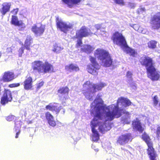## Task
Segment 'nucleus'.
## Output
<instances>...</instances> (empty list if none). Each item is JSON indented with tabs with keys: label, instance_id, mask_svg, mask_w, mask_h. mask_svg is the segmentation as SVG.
<instances>
[{
	"label": "nucleus",
	"instance_id": "11",
	"mask_svg": "<svg viewBox=\"0 0 160 160\" xmlns=\"http://www.w3.org/2000/svg\"><path fill=\"white\" fill-rule=\"evenodd\" d=\"M92 33L89 29L84 26L82 27L77 32L76 37L77 38H82L83 37L91 35Z\"/></svg>",
	"mask_w": 160,
	"mask_h": 160
},
{
	"label": "nucleus",
	"instance_id": "47",
	"mask_svg": "<svg viewBox=\"0 0 160 160\" xmlns=\"http://www.w3.org/2000/svg\"><path fill=\"white\" fill-rule=\"evenodd\" d=\"M82 42L81 40L80 39L77 41V43L76 45V47L78 48L80 47L81 45L82 44Z\"/></svg>",
	"mask_w": 160,
	"mask_h": 160
},
{
	"label": "nucleus",
	"instance_id": "48",
	"mask_svg": "<svg viewBox=\"0 0 160 160\" xmlns=\"http://www.w3.org/2000/svg\"><path fill=\"white\" fill-rule=\"evenodd\" d=\"M145 11V9L144 8L141 7L138 9V12L139 13H142Z\"/></svg>",
	"mask_w": 160,
	"mask_h": 160
},
{
	"label": "nucleus",
	"instance_id": "8",
	"mask_svg": "<svg viewBox=\"0 0 160 160\" xmlns=\"http://www.w3.org/2000/svg\"><path fill=\"white\" fill-rule=\"evenodd\" d=\"M132 134L130 133L122 134L118 137L117 143L120 145H124L129 142H132Z\"/></svg>",
	"mask_w": 160,
	"mask_h": 160
},
{
	"label": "nucleus",
	"instance_id": "2",
	"mask_svg": "<svg viewBox=\"0 0 160 160\" xmlns=\"http://www.w3.org/2000/svg\"><path fill=\"white\" fill-rule=\"evenodd\" d=\"M92 111L91 114L95 113V118L105 122L111 121L115 118H118L122 115V111Z\"/></svg>",
	"mask_w": 160,
	"mask_h": 160
},
{
	"label": "nucleus",
	"instance_id": "30",
	"mask_svg": "<svg viewBox=\"0 0 160 160\" xmlns=\"http://www.w3.org/2000/svg\"><path fill=\"white\" fill-rule=\"evenodd\" d=\"M32 39L30 35H28L24 43L25 47L28 50H30V46L31 43V41Z\"/></svg>",
	"mask_w": 160,
	"mask_h": 160
},
{
	"label": "nucleus",
	"instance_id": "1",
	"mask_svg": "<svg viewBox=\"0 0 160 160\" xmlns=\"http://www.w3.org/2000/svg\"><path fill=\"white\" fill-rule=\"evenodd\" d=\"M106 86L105 83L102 82L95 84L91 83L89 81H87L83 85L82 92L86 98L90 100H92L94 93L97 91L101 90Z\"/></svg>",
	"mask_w": 160,
	"mask_h": 160
},
{
	"label": "nucleus",
	"instance_id": "3",
	"mask_svg": "<svg viewBox=\"0 0 160 160\" xmlns=\"http://www.w3.org/2000/svg\"><path fill=\"white\" fill-rule=\"evenodd\" d=\"M102 95L101 93L98 94L95 99L91 105V110H118L117 105L112 104L107 106L100 98Z\"/></svg>",
	"mask_w": 160,
	"mask_h": 160
},
{
	"label": "nucleus",
	"instance_id": "16",
	"mask_svg": "<svg viewBox=\"0 0 160 160\" xmlns=\"http://www.w3.org/2000/svg\"><path fill=\"white\" fill-rule=\"evenodd\" d=\"M98 123L95 122L94 121L91 122V127L92 131V140L94 142H97L99 139V135L97 131L95 129V128L97 126Z\"/></svg>",
	"mask_w": 160,
	"mask_h": 160
},
{
	"label": "nucleus",
	"instance_id": "10",
	"mask_svg": "<svg viewBox=\"0 0 160 160\" xmlns=\"http://www.w3.org/2000/svg\"><path fill=\"white\" fill-rule=\"evenodd\" d=\"M132 127L134 131L138 132L139 133H143L145 129L138 118L132 121Z\"/></svg>",
	"mask_w": 160,
	"mask_h": 160
},
{
	"label": "nucleus",
	"instance_id": "57",
	"mask_svg": "<svg viewBox=\"0 0 160 160\" xmlns=\"http://www.w3.org/2000/svg\"><path fill=\"white\" fill-rule=\"evenodd\" d=\"M159 58H160V55H159Z\"/></svg>",
	"mask_w": 160,
	"mask_h": 160
},
{
	"label": "nucleus",
	"instance_id": "26",
	"mask_svg": "<svg viewBox=\"0 0 160 160\" xmlns=\"http://www.w3.org/2000/svg\"><path fill=\"white\" fill-rule=\"evenodd\" d=\"M32 79L31 77H29L26 78L24 82V88L26 90H29L32 87Z\"/></svg>",
	"mask_w": 160,
	"mask_h": 160
},
{
	"label": "nucleus",
	"instance_id": "20",
	"mask_svg": "<svg viewBox=\"0 0 160 160\" xmlns=\"http://www.w3.org/2000/svg\"><path fill=\"white\" fill-rule=\"evenodd\" d=\"M117 102L118 105L121 106L122 108L128 107L131 104V102L128 99L122 97L118 98Z\"/></svg>",
	"mask_w": 160,
	"mask_h": 160
},
{
	"label": "nucleus",
	"instance_id": "27",
	"mask_svg": "<svg viewBox=\"0 0 160 160\" xmlns=\"http://www.w3.org/2000/svg\"><path fill=\"white\" fill-rule=\"evenodd\" d=\"M93 47L88 45H84L81 46V50L87 53H89L93 50Z\"/></svg>",
	"mask_w": 160,
	"mask_h": 160
},
{
	"label": "nucleus",
	"instance_id": "5",
	"mask_svg": "<svg viewBox=\"0 0 160 160\" xmlns=\"http://www.w3.org/2000/svg\"><path fill=\"white\" fill-rule=\"evenodd\" d=\"M95 56L101 61L103 65L106 67L110 66L112 60L108 52L102 49L99 48L95 51Z\"/></svg>",
	"mask_w": 160,
	"mask_h": 160
},
{
	"label": "nucleus",
	"instance_id": "7",
	"mask_svg": "<svg viewBox=\"0 0 160 160\" xmlns=\"http://www.w3.org/2000/svg\"><path fill=\"white\" fill-rule=\"evenodd\" d=\"M56 22L58 28L65 33H67L73 27L72 24L70 23L67 24L58 18H57Z\"/></svg>",
	"mask_w": 160,
	"mask_h": 160
},
{
	"label": "nucleus",
	"instance_id": "32",
	"mask_svg": "<svg viewBox=\"0 0 160 160\" xmlns=\"http://www.w3.org/2000/svg\"><path fill=\"white\" fill-rule=\"evenodd\" d=\"M157 42L155 41L152 40L149 42L148 43V47L149 48L154 49L156 48Z\"/></svg>",
	"mask_w": 160,
	"mask_h": 160
},
{
	"label": "nucleus",
	"instance_id": "28",
	"mask_svg": "<svg viewBox=\"0 0 160 160\" xmlns=\"http://www.w3.org/2000/svg\"><path fill=\"white\" fill-rule=\"evenodd\" d=\"M66 70L71 71H78L79 70V68L78 66L75 64H71L69 65H67L65 67Z\"/></svg>",
	"mask_w": 160,
	"mask_h": 160
},
{
	"label": "nucleus",
	"instance_id": "24",
	"mask_svg": "<svg viewBox=\"0 0 160 160\" xmlns=\"http://www.w3.org/2000/svg\"><path fill=\"white\" fill-rule=\"evenodd\" d=\"M46 108L49 110H60L62 109L59 104L55 103H49L46 107Z\"/></svg>",
	"mask_w": 160,
	"mask_h": 160
},
{
	"label": "nucleus",
	"instance_id": "15",
	"mask_svg": "<svg viewBox=\"0 0 160 160\" xmlns=\"http://www.w3.org/2000/svg\"><path fill=\"white\" fill-rule=\"evenodd\" d=\"M148 76L153 81L158 80L160 77V72L157 71L154 67L148 69Z\"/></svg>",
	"mask_w": 160,
	"mask_h": 160
},
{
	"label": "nucleus",
	"instance_id": "40",
	"mask_svg": "<svg viewBox=\"0 0 160 160\" xmlns=\"http://www.w3.org/2000/svg\"><path fill=\"white\" fill-rule=\"evenodd\" d=\"M15 128L16 127H17V124H16V122H15ZM21 127V125H19L18 126V127H17L19 129ZM21 132V131L20 130V129H19L18 131L16 133V135L15 136V138H18V135L20 134Z\"/></svg>",
	"mask_w": 160,
	"mask_h": 160
},
{
	"label": "nucleus",
	"instance_id": "4",
	"mask_svg": "<svg viewBox=\"0 0 160 160\" xmlns=\"http://www.w3.org/2000/svg\"><path fill=\"white\" fill-rule=\"evenodd\" d=\"M32 67L33 70L39 73H45L53 71V67L48 62H43L40 61H35L32 63Z\"/></svg>",
	"mask_w": 160,
	"mask_h": 160
},
{
	"label": "nucleus",
	"instance_id": "33",
	"mask_svg": "<svg viewBox=\"0 0 160 160\" xmlns=\"http://www.w3.org/2000/svg\"><path fill=\"white\" fill-rule=\"evenodd\" d=\"M126 48L127 49L128 52L130 55L133 57H136L137 55V53L134 50L129 48L128 46L127 48Z\"/></svg>",
	"mask_w": 160,
	"mask_h": 160
},
{
	"label": "nucleus",
	"instance_id": "39",
	"mask_svg": "<svg viewBox=\"0 0 160 160\" xmlns=\"http://www.w3.org/2000/svg\"><path fill=\"white\" fill-rule=\"evenodd\" d=\"M48 123L52 127H54L56 125V123L53 120V119H52L48 121Z\"/></svg>",
	"mask_w": 160,
	"mask_h": 160
},
{
	"label": "nucleus",
	"instance_id": "53",
	"mask_svg": "<svg viewBox=\"0 0 160 160\" xmlns=\"http://www.w3.org/2000/svg\"><path fill=\"white\" fill-rule=\"evenodd\" d=\"M131 86H132V88L134 89H136V84L134 83H133V82H132V84L131 85Z\"/></svg>",
	"mask_w": 160,
	"mask_h": 160
},
{
	"label": "nucleus",
	"instance_id": "25",
	"mask_svg": "<svg viewBox=\"0 0 160 160\" xmlns=\"http://www.w3.org/2000/svg\"><path fill=\"white\" fill-rule=\"evenodd\" d=\"M11 5L10 3L4 2L2 4V7L0 9V12L2 15H4L9 11Z\"/></svg>",
	"mask_w": 160,
	"mask_h": 160
},
{
	"label": "nucleus",
	"instance_id": "6",
	"mask_svg": "<svg viewBox=\"0 0 160 160\" xmlns=\"http://www.w3.org/2000/svg\"><path fill=\"white\" fill-rule=\"evenodd\" d=\"M113 40L114 43L120 46L122 48L127 47L125 38L120 33L116 32L113 35Z\"/></svg>",
	"mask_w": 160,
	"mask_h": 160
},
{
	"label": "nucleus",
	"instance_id": "37",
	"mask_svg": "<svg viewBox=\"0 0 160 160\" xmlns=\"http://www.w3.org/2000/svg\"><path fill=\"white\" fill-rule=\"evenodd\" d=\"M127 78H128V81L130 82L132 81V73L129 71H128L127 74Z\"/></svg>",
	"mask_w": 160,
	"mask_h": 160
},
{
	"label": "nucleus",
	"instance_id": "38",
	"mask_svg": "<svg viewBox=\"0 0 160 160\" xmlns=\"http://www.w3.org/2000/svg\"><path fill=\"white\" fill-rule=\"evenodd\" d=\"M15 116L12 115H9L8 116L6 117V119L8 121L10 122L12 121L14 119Z\"/></svg>",
	"mask_w": 160,
	"mask_h": 160
},
{
	"label": "nucleus",
	"instance_id": "54",
	"mask_svg": "<svg viewBox=\"0 0 160 160\" xmlns=\"http://www.w3.org/2000/svg\"><path fill=\"white\" fill-rule=\"evenodd\" d=\"M157 107H160V99L159 100V102H158V105Z\"/></svg>",
	"mask_w": 160,
	"mask_h": 160
},
{
	"label": "nucleus",
	"instance_id": "46",
	"mask_svg": "<svg viewBox=\"0 0 160 160\" xmlns=\"http://www.w3.org/2000/svg\"><path fill=\"white\" fill-rule=\"evenodd\" d=\"M122 121L123 122L124 124L130 123V122L129 121L127 118H123L122 119Z\"/></svg>",
	"mask_w": 160,
	"mask_h": 160
},
{
	"label": "nucleus",
	"instance_id": "45",
	"mask_svg": "<svg viewBox=\"0 0 160 160\" xmlns=\"http://www.w3.org/2000/svg\"><path fill=\"white\" fill-rule=\"evenodd\" d=\"M44 84V82L43 81H41L40 82L37 84V89H39Z\"/></svg>",
	"mask_w": 160,
	"mask_h": 160
},
{
	"label": "nucleus",
	"instance_id": "14",
	"mask_svg": "<svg viewBox=\"0 0 160 160\" xmlns=\"http://www.w3.org/2000/svg\"><path fill=\"white\" fill-rule=\"evenodd\" d=\"M31 29L35 35L40 36L44 32L45 27L40 23H38L32 26Z\"/></svg>",
	"mask_w": 160,
	"mask_h": 160
},
{
	"label": "nucleus",
	"instance_id": "9",
	"mask_svg": "<svg viewBox=\"0 0 160 160\" xmlns=\"http://www.w3.org/2000/svg\"><path fill=\"white\" fill-rule=\"evenodd\" d=\"M92 64L88 65L87 66L88 71L89 73L94 75H97L98 72L96 70L99 69L100 66L98 63L96 62L95 59L92 57H90Z\"/></svg>",
	"mask_w": 160,
	"mask_h": 160
},
{
	"label": "nucleus",
	"instance_id": "56",
	"mask_svg": "<svg viewBox=\"0 0 160 160\" xmlns=\"http://www.w3.org/2000/svg\"><path fill=\"white\" fill-rule=\"evenodd\" d=\"M91 29H92V30H93L92 29H93V28H91Z\"/></svg>",
	"mask_w": 160,
	"mask_h": 160
},
{
	"label": "nucleus",
	"instance_id": "18",
	"mask_svg": "<svg viewBox=\"0 0 160 160\" xmlns=\"http://www.w3.org/2000/svg\"><path fill=\"white\" fill-rule=\"evenodd\" d=\"M141 137L142 138L148 146L147 151L154 149L153 148V144L151 140L150 137L145 132H144L142 133Z\"/></svg>",
	"mask_w": 160,
	"mask_h": 160
},
{
	"label": "nucleus",
	"instance_id": "29",
	"mask_svg": "<svg viewBox=\"0 0 160 160\" xmlns=\"http://www.w3.org/2000/svg\"><path fill=\"white\" fill-rule=\"evenodd\" d=\"M147 153L148 156L149 160H157L156 158L157 154L154 149L147 151Z\"/></svg>",
	"mask_w": 160,
	"mask_h": 160
},
{
	"label": "nucleus",
	"instance_id": "31",
	"mask_svg": "<svg viewBox=\"0 0 160 160\" xmlns=\"http://www.w3.org/2000/svg\"><path fill=\"white\" fill-rule=\"evenodd\" d=\"M133 28L136 31H138V32L145 34L146 32V30L145 29H143L142 27H140L139 25L137 24H135L133 25Z\"/></svg>",
	"mask_w": 160,
	"mask_h": 160
},
{
	"label": "nucleus",
	"instance_id": "19",
	"mask_svg": "<svg viewBox=\"0 0 160 160\" xmlns=\"http://www.w3.org/2000/svg\"><path fill=\"white\" fill-rule=\"evenodd\" d=\"M12 99L11 91L8 90H5L4 93L1 99V102L2 105L5 104Z\"/></svg>",
	"mask_w": 160,
	"mask_h": 160
},
{
	"label": "nucleus",
	"instance_id": "34",
	"mask_svg": "<svg viewBox=\"0 0 160 160\" xmlns=\"http://www.w3.org/2000/svg\"><path fill=\"white\" fill-rule=\"evenodd\" d=\"M63 48V47L61 46L59 44H57L55 46L53 51L57 53H59Z\"/></svg>",
	"mask_w": 160,
	"mask_h": 160
},
{
	"label": "nucleus",
	"instance_id": "50",
	"mask_svg": "<svg viewBox=\"0 0 160 160\" xmlns=\"http://www.w3.org/2000/svg\"><path fill=\"white\" fill-rule=\"evenodd\" d=\"M128 7L131 8H133L135 7L136 5L134 3L129 2L128 3Z\"/></svg>",
	"mask_w": 160,
	"mask_h": 160
},
{
	"label": "nucleus",
	"instance_id": "35",
	"mask_svg": "<svg viewBox=\"0 0 160 160\" xmlns=\"http://www.w3.org/2000/svg\"><path fill=\"white\" fill-rule=\"evenodd\" d=\"M160 99V97L157 95L154 96L152 99L153 105L154 106H157L158 105V102Z\"/></svg>",
	"mask_w": 160,
	"mask_h": 160
},
{
	"label": "nucleus",
	"instance_id": "44",
	"mask_svg": "<svg viewBox=\"0 0 160 160\" xmlns=\"http://www.w3.org/2000/svg\"><path fill=\"white\" fill-rule=\"evenodd\" d=\"M63 2L67 4L68 6L71 7V0H62Z\"/></svg>",
	"mask_w": 160,
	"mask_h": 160
},
{
	"label": "nucleus",
	"instance_id": "23",
	"mask_svg": "<svg viewBox=\"0 0 160 160\" xmlns=\"http://www.w3.org/2000/svg\"><path fill=\"white\" fill-rule=\"evenodd\" d=\"M58 93L62 98L66 99L68 97V88L67 87L62 88L58 90Z\"/></svg>",
	"mask_w": 160,
	"mask_h": 160
},
{
	"label": "nucleus",
	"instance_id": "51",
	"mask_svg": "<svg viewBox=\"0 0 160 160\" xmlns=\"http://www.w3.org/2000/svg\"><path fill=\"white\" fill-rule=\"evenodd\" d=\"M94 27H95L98 30L101 27V25L98 24H96L95 25Z\"/></svg>",
	"mask_w": 160,
	"mask_h": 160
},
{
	"label": "nucleus",
	"instance_id": "49",
	"mask_svg": "<svg viewBox=\"0 0 160 160\" xmlns=\"http://www.w3.org/2000/svg\"><path fill=\"white\" fill-rule=\"evenodd\" d=\"M20 85V84L19 83H13L12 84H10L9 86L10 87L13 88L15 87H17L19 86Z\"/></svg>",
	"mask_w": 160,
	"mask_h": 160
},
{
	"label": "nucleus",
	"instance_id": "42",
	"mask_svg": "<svg viewBox=\"0 0 160 160\" xmlns=\"http://www.w3.org/2000/svg\"><path fill=\"white\" fill-rule=\"evenodd\" d=\"M81 0H71V7L72 6L73 4H77L79 3Z\"/></svg>",
	"mask_w": 160,
	"mask_h": 160
},
{
	"label": "nucleus",
	"instance_id": "12",
	"mask_svg": "<svg viewBox=\"0 0 160 160\" xmlns=\"http://www.w3.org/2000/svg\"><path fill=\"white\" fill-rule=\"evenodd\" d=\"M98 120L97 118H95L94 116V118L92 121L94 120L95 122L98 123L97 126H99V130L102 133H104L111 128V125L109 123L107 124L106 122L101 123V122L98 121Z\"/></svg>",
	"mask_w": 160,
	"mask_h": 160
},
{
	"label": "nucleus",
	"instance_id": "55",
	"mask_svg": "<svg viewBox=\"0 0 160 160\" xmlns=\"http://www.w3.org/2000/svg\"><path fill=\"white\" fill-rule=\"evenodd\" d=\"M104 32L103 31L100 34L102 35H104Z\"/></svg>",
	"mask_w": 160,
	"mask_h": 160
},
{
	"label": "nucleus",
	"instance_id": "41",
	"mask_svg": "<svg viewBox=\"0 0 160 160\" xmlns=\"http://www.w3.org/2000/svg\"><path fill=\"white\" fill-rule=\"evenodd\" d=\"M25 46L24 47L22 46L19 50L18 52H19V56L20 57H21L22 54L23 53V51L24 49Z\"/></svg>",
	"mask_w": 160,
	"mask_h": 160
},
{
	"label": "nucleus",
	"instance_id": "13",
	"mask_svg": "<svg viewBox=\"0 0 160 160\" xmlns=\"http://www.w3.org/2000/svg\"><path fill=\"white\" fill-rule=\"evenodd\" d=\"M140 61L142 65L146 67L147 71L148 70V69H151L154 67L152 59L148 57H142Z\"/></svg>",
	"mask_w": 160,
	"mask_h": 160
},
{
	"label": "nucleus",
	"instance_id": "17",
	"mask_svg": "<svg viewBox=\"0 0 160 160\" xmlns=\"http://www.w3.org/2000/svg\"><path fill=\"white\" fill-rule=\"evenodd\" d=\"M151 24L152 28L158 29L160 28V12L154 15L152 18Z\"/></svg>",
	"mask_w": 160,
	"mask_h": 160
},
{
	"label": "nucleus",
	"instance_id": "21",
	"mask_svg": "<svg viewBox=\"0 0 160 160\" xmlns=\"http://www.w3.org/2000/svg\"><path fill=\"white\" fill-rule=\"evenodd\" d=\"M15 78V75L13 72H5L1 80L4 82H9L11 81Z\"/></svg>",
	"mask_w": 160,
	"mask_h": 160
},
{
	"label": "nucleus",
	"instance_id": "43",
	"mask_svg": "<svg viewBox=\"0 0 160 160\" xmlns=\"http://www.w3.org/2000/svg\"><path fill=\"white\" fill-rule=\"evenodd\" d=\"M157 137V138L160 137V126H158L157 128L156 132Z\"/></svg>",
	"mask_w": 160,
	"mask_h": 160
},
{
	"label": "nucleus",
	"instance_id": "52",
	"mask_svg": "<svg viewBox=\"0 0 160 160\" xmlns=\"http://www.w3.org/2000/svg\"><path fill=\"white\" fill-rule=\"evenodd\" d=\"M18 11V8L14 9L12 11V12L14 14H16Z\"/></svg>",
	"mask_w": 160,
	"mask_h": 160
},
{
	"label": "nucleus",
	"instance_id": "36",
	"mask_svg": "<svg viewBox=\"0 0 160 160\" xmlns=\"http://www.w3.org/2000/svg\"><path fill=\"white\" fill-rule=\"evenodd\" d=\"M45 116L48 121L53 119V117L52 116L49 112H47L46 113Z\"/></svg>",
	"mask_w": 160,
	"mask_h": 160
},
{
	"label": "nucleus",
	"instance_id": "22",
	"mask_svg": "<svg viewBox=\"0 0 160 160\" xmlns=\"http://www.w3.org/2000/svg\"><path fill=\"white\" fill-rule=\"evenodd\" d=\"M11 22L12 24L18 26L22 29L25 27V25L21 21H19L17 17L15 16H12Z\"/></svg>",
	"mask_w": 160,
	"mask_h": 160
}]
</instances>
